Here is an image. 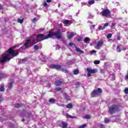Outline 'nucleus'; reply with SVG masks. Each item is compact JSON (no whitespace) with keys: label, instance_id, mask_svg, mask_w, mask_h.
Here are the masks:
<instances>
[{"label":"nucleus","instance_id":"nucleus-1","mask_svg":"<svg viewBox=\"0 0 128 128\" xmlns=\"http://www.w3.org/2000/svg\"><path fill=\"white\" fill-rule=\"evenodd\" d=\"M48 38H50L48 34L47 36L44 35V34H39L36 36H34L31 38V40H32L33 44H37L38 42H42V40H48Z\"/></svg>","mask_w":128,"mask_h":128},{"label":"nucleus","instance_id":"nucleus-2","mask_svg":"<svg viewBox=\"0 0 128 128\" xmlns=\"http://www.w3.org/2000/svg\"><path fill=\"white\" fill-rule=\"evenodd\" d=\"M55 36L58 39L62 38V32H60V30H58L56 32H49L48 36L50 38H52Z\"/></svg>","mask_w":128,"mask_h":128},{"label":"nucleus","instance_id":"nucleus-3","mask_svg":"<svg viewBox=\"0 0 128 128\" xmlns=\"http://www.w3.org/2000/svg\"><path fill=\"white\" fill-rule=\"evenodd\" d=\"M100 14L102 16L108 18V16H110V11L108 8L104 9L102 12H100Z\"/></svg>","mask_w":128,"mask_h":128},{"label":"nucleus","instance_id":"nucleus-4","mask_svg":"<svg viewBox=\"0 0 128 128\" xmlns=\"http://www.w3.org/2000/svg\"><path fill=\"white\" fill-rule=\"evenodd\" d=\"M116 110H118V106L112 105L108 108V112L110 114H114Z\"/></svg>","mask_w":128,"mask_h":128},{"label":"nucleus","instance_id":"nucleus-5","mask_svg":"<svg viewBox=\"0 0 128 128\" xmlns=\"http://www.w3.org/2000/svg\"><path fill=\"white\" fill-rule=\"evenodd\" d=\"M102 92V90L100 88H98L96 90H94L91 94V96H98Z\"/></svg>","mask_w":128,"mask_h":128},{"label":"nucleus","instance_id":"nucleus-6","mask_svg":"<svg viewBox=\"0 0 128 128\" xmlns=\"http://www.w3.org/2000/svg\"><path fill=\"white\" fill-rule=\"evenodd\" d=\"M86 71L88 72L87 76L88 77L92 76V74H96L98 72V70L96 69H90L88 68H86Z\"/></svg>","mask_w":128,"mask_h":128},{"label":"nucleus","instance_id":"nucleus-7","mask_svg":"<svg viewBox=\"0 0 128 128\" xmlns=\"http://www.w3.org/2000/svg\"><path fill=\"white\" fill-rule=\"evenodd\" d=\"M58 124H59V126H60V128H68V124H66V122H64L62 121H59L58 122Z\"/></svg>","mask_w":128,"mask_h":128},{"label":"nucleus","instance_id":"nucleus-8","mask_svg":"<svg viewBox=\"0 0 128 128\" xmlns=\"http://www.w3.org/2000/svg\"><path fill=\"white\" fill-rule=\"evenodd\" d=\"M51 68H55V70H62V66L58 64H52L50 65Z\"/></svg>","mask_w":128,"mask_h":128},{"label":"nucleus","instance_id":"nucleus-9","mask_svg":"<svg viewBox=\"0 0 128 128\" xmlns=\"http://www.w3.org/2000/svg\"><path fill=\"white\" fill-rule=\"evenodd\" d=\"M30 42H32V44H34L32 40V38H30V39L27 40L26 42L24 44V46H25L28 48H30L31 46L30 45Z\"/></svg>","mask_w":128,"mask_h":128},{"label":"nucleus","instance_id":"nucleus-10","mask_svg":"<svg viewBox=\"0 0 128 128\" xmlns=\"http://www.w3.org/2000/svg\"><path fill=\"white\" fill-rule=\"evenodd\" d=\"M104 44V42L102 40L98 41V44L95 46V48L97 50H100V46Z\"/></svg>","mask_w":128,"mask_h":128},{"label":"nucleus","instance_id":"nucleus-11","mask_svg":"<svg viewBox=\"0 0 128 128\" xmlns=\"http://www.w3.org/2000/svg\"><path fill=\"white\" fill-rule=\"evenodd\" d=\"M24 104H16L14 105V108H22V106H24Z\"/></svg>","mask_w":128,"mask_h":128},{"label":"nucleus","instance_id":"nucleus-12","mask_svg":"<svg viewBox=\"0 0 128 128\" xmlns=\"http://www.w3.org/2000/svg\"><path fill=\"white\" fill-rule=\"evenodd\" d=\"M76 52H80V54H84V52L80 50V48L78 47H76Z\"/></svg>","mask_w":128,"mask_h":128},{"label":"nucleus","instance_id":"nucleus-13","mask_svg":"<svg viewBox=\"0 0 128 128\" xmlns=\"http://www.w3.org/2000/svg\"><path fill=\"white\" fill-rule=\"evenodd\" d=\"M74 36V32H72L70 34H68L67 36L68 38L70 39Z\"/></svg>","mask_w":128,"mask_h":128},{"label":"nucleus","instance_id":"nucleus-14","mask_svg":"<svg viewBox=\"0 0 128 128\" xmlns=\"http://www.w3.org/2000/svg\"><path fill=\"white\" fill-rule=\"evenodd\" d=\"M90 42V38H89L86 37L84 40V44H89Z\"/></svg>","mask_w":128,"mask_h":128},{"label":"nucleus","instance_id":"nucleus-15","mask_svg":"<svg viewBox=\"0 0 128 128\" xmlns=\"http://www.w3.org/2000/svg\"><path fill=\"white\" fill-rule=\"evenodd\" d=\"M14 81H12L8 84V88H9V90H12V84H14Z\"/></svg>","mask_w":128,"mask_h":128},{"label":"nucleus","instance_id":"nucleus-16","mask_svg":"<svg viewBox=\"0 0 128 128\" xmlns=\"http://www.w3.org/2000/svg\"><path fill=\"white\" fill-rule=\"evenodd\" d=\"M62 81H60V80H56L55 82V84L56 86H62Z\"/></svg>","mask_w":128,"mask_h":128},{"label":"nucleus","instance_id":"nucleus-17","mask_svg":"<svg viewBox=\"0 0 128 128\" xmlns=\"http://www.w3.org/2000/svg\"><path fill=\"white\" fill-rule=\"evenodd\" d=\"M66 116L67 118H76V116H72V115H70L68 114H66Z\"/></svg>","mask_w":128,"mask_h":128},{"label":"nucleus","instance_id":"nucleus-18","mask_svg":"<svg viewBox=\"0 0 128 128\" xmlns=\"http://www.w3.org/2000/svg\"><path fill=\"white\" fill-rule=\"evenodd\" d=\"M73 72L74 74L76 76V74H78L80 73V70H78V69L74 70Z\"/></svg>","mask_w":128,"mask_h":128},{"label":"nucleus","instance_id":"nucleus-19","mask_svg":"<svg viewBox=\"0 0 128 128\" xmlns=\"http://www.w3.org/2000/svg\"><path fill=\"white\" fill-rule=\"evenodd\" d=\"M26 60H28V59L26 58H24V59H22V60L21 59L20 60V64H24L26 62Z\"/></svg>","mask_w":128,"mask_h":128},{"label":"nucleus","instance_id":"nucleus-20","mask_svg":"<svg viewBox=\"0 0 128 128\" xmlns=\"http://www.w3.org/2000/svg\"><path fill=\"white\" fill-rule=\"evenodd\" d=\"M63 96L66 100H70V98H68V94L66 93L63 94Z\"/></svg>","mask_w":128,"mask_h":128},{"label":"nucleus","instance_id":"nucleus-21","mask_svg":"<svg viewBox=\"0 0 128 128\" xmlns=\"http://www.w3.org/2000/svg\"><path fill=\"white\" fill-rule=\"evenodd\" d=\"M49 102L50 104H54L56 102V100L54 99V98H50L49 100Z\"/></svg>","mask_w":128,"mask_h":128},{"label":"nucleus","instance_id":"nucleus-22","mask_svg":"<svg viewBox=\"0 0 128 128\" xmlns=\"http://www.w3.org/2000/svg\"><path fill=\"white\" fill-rule=\"evenodd\" d=\"M66 108H72V104H68L66 106Z\"/></svg>","mask_w":128,"mask_h":128},{"label":"nucleus","instance_id":"nucleus-23","mask_svg":"<svg viewBox=\"0 0 128 128\" xmlns=\"http://www.w3.org/2000/svg\"><path fill=\"white\" fill-rule=\"evenodd\" d=\"M61 70L62 72H65L66 74H68V70L66 68H61Z\"/></svg>","mask_w":128,"mask_h":128},{"label":"nucleus","instance_id":"nucleus-24","mask_svg":"<svg viewBox=\"0 0 128 128\" xmlns=\"http://www.w3.org/2000/svg\"><path fill=\"white\" fill-rule=\"evenodd\" d=\"M5 76L4 73H0V80H2V78H4Z\"/></svg>","mask_w":128,"mask_h":128},{"label":"nucleus","instance_id":"nucleus-25","mask_svg":"<svg viewBox=\"0 0 128 128\" xmlns=\"http://www.w3.org/2000/svg\"><path fill=\"white\" fill-rule=\"evenodd\" d=\"M88 18L89 20H90L92 18H94V15H92V14H89V16H88Z\"/></svg>","mask_w":128,"mask_h":128},{"label":"nucleus","instance_id":"nucleus-26","mask_svg":"<svg viewBox=\"0 0 128 128\" xmlns=\"http://www.w3.org/2000/svg\"><path fill=\"white\" fill-rule=\"evenodd\" d=\"M96 51L94 50H92L90 52V56H92L94 54H96Z\"/></svg>","mask_w":128,"mask_h":128},{"label":"nucleus","instance_id":"nucleus-27","mask_svg":"<svg viewBox=\"0 0 128 128\" xmlns=\"http://www.w3.org/2000/svg\"><path fill=\"white\" fill-rule=\"evenodd\" d=\"M111 120L110 119L105 118L104 122L105 124H108V122H110Z\"/></svg>","mask_w":128,"mask_h":128},{"label":"nucleus","instance_id":"nucleus-28","mask_svg":"<svg viewBox=\"0 0 128 128\" xmlns=\"http://www.w3.org/2000/svg\"><path fill=\"white\" fill-rule=\"evenodd\" d=\"M4 84H2V86L0 88V92H4Z\"/></svg>","mask_w":128,"mask_h":128},{"label":"nucleus","instance_id":"nucleus-29","mask_svg":"<svg viewBox=\"0 0 128 128\" xmlns=\"http://www.w3.org/2000/svg\"><path fill=\"white\" fill-rule=\"evenodd\" d=\"M84 118H86V120H90V115H86L84 116Z\"/></svg>","mask_w":128,"mask_h":128},{"label":"nucleus","instance_id":"nucleus-30","mask_svg":"<svg viewBox=\"0 0 128 128\" xmlns=\"http://www.w3.org/2000/svg\"><path fill=\"white\" fill-rule=\"evenodd\" d=\"M88 4H94V0H92L88 2Z\"/></svg>","mask_w":128,"mask_h":128},{"label":"nucleus","instance_id":"nucleus-31","mask_svg":"<svg viewBox=\"0 0 128 128\" xmlns=\"http://www.w3.org/2000/svg\"><path fill=\"white\" fill-rule=\"evenodd\" d=\"M104 26H99L98 28V30H104Z\"/></svg>","mask_w":128,"mask_h":128},{"label":"nucleus","instance_id":"nucleus-32","mask_svg":"<svg viewBox=\"0 0 128 128\" xmlns=\"http://www.w3.org/2000/svg\"><path fill=\"white\" fill-rule=\"evenodd\" d=\"M100 60H96L94 61V64H100Z\"/></svg>","mask_w":128,"mask_h":128},{"label":"nucleus","instance_id":"nucleus-33","mask_svg":"<svg viewBox=\"0 0 128 128\" xmlns=\"http://www.w3.org/2000/svg\"><path fill=\"white\" fill-rule=\"evenodd\" d=\"M116 50L118 52H122V49L120 48V46H118L116 48Z\"/></svg>","mask_w":128,"mask_h":128},{"label":"nucleus","instance_id":"nucleus-34","mask_svg":"<svg viewBox=\"0 0 128 128\" xmlns=\"http://www.w3.org/2000/svg\"><path fill=\"white\" fill-rule=\"evenodd\" d=\"M24 19H18V22H20V24H22V22H24Z\"/></svg>","mask_w":128,"mask_h":128},{"label":"nucleus","instance_id":"nucleus-35","mask_svg":"<svg viewBox=\"0 0 128 128\" xmlns=\"http://www.w3.org/2000/svg\"><path fill=\"white\" fill-rule=\"evenodd\" d=\"M112 34H109L107 36V38H112Z\"/></svg>","mask_w":128,"mask_h":128},{"label":"nucleus","instance_id":"nucleus-36","mask_svg":"<svg viewBox=\"0 0 128 128\" xmlns=\"http://www.w3.org/2000/svg\"><path fill=\"white\" fill-rule=\"evenodd\" d=\"M60 48V46L58 44H57L56 47V50H58Z\"/></svg>","mask_w":128,"mask_h":128},{"label":"nucleus","instance_id":"nucleus-37","mask_svg":"<svg viewBox=\"0 0 128 128\" xmlns=\"http://www.w3.org/2000/svg\"><path fill=\"white\" fill-rule=\"evenodd\" d=\"M69 22H70V21L68 20H65L64 21V24H68Z\"/></svg>","mask_w":128,"mask_h":128},{"label":"nucleus","instance_id":"nucleus-38","mask_svg":"<svg viewBox=\"0 0 128 128\" xmlns=\"http://www.w3.org/2000/svg\"><path fill=\"white\" fill-rule=\"evenodd\" d=\"M20 48H22V50H26V48H26V46H24V44L23 46H22Z\"/></svg>","mask_w":128,"mask_h":128},{"label":"nucleus","instance_id":"nucleus-39","mask_svg":"<svg viewBox=\"0 0 128 128\" xmlns=\"http://www.w3.org/2000/svg\"><path fill=\"white\" fill-rule=\"evenodd\" d=\"M56 92H60V91L62 90V88H56Z\"/></svg>","mask_w":128,"mask_h":128},{"label":"nucleus","instance_id":"nucleus-40","mask_svg":"<svg viewBox=\"0 0 128 128\" xmlns=\"http://www.w3.org/2000/svg\"><path fill=\"white\" fill-rule=\"evenodd\" d=\"M86 126V124H84L83 125H82L80 126L78 128H84Z\"/></svg>","mask_w":128,"mask_h":128},{"label":"nucleus","instance_id":"nucleus-41","mask_svg":"<svg viewBox=\"0 0 128 128\" xmlns=\"http://www.w3.org/2000/svg\"><path fill=\"white\" fill-rule=\"evenodd\" d=\"M38 48H40V47H38V46H34V50H38Z\"/></svg>","mask_w":128,"mask_h":128},{"label":"nucleus","instance_id":"nucleus-42","mask_svg":"<svg viewBox=\"0 0 128 128\" xmlns=\"http://www.w3.org/2000/svg\"><path fill=\"white\" fill-rule=\"evenodd\" d=\"M75 86H80V82H76L75 84Z\"/></svg>","mask_w":128,"mask_h":128},{"label":"nucleus","instance_id":"nucleus-43","mask_svg":"<svg viewBox=\"0 0 128 128\" xmlns=\"http://www.w3.org/2000/svg\"><path fill=\"white\" fill-rule=\"evenodd\" d=\"M68 46H76V45L72 43V42L69 43Z\"/></svg>","mask_w":128,"mask_h":128},{"label":"nucleus","instance_id":"nucleus-44","mask_svg":"<svg viewBox=\"0 0 128 128\" xmlns=\"http://www.w3.org/2000/svg\"><path fill=\"white\" fill-rule=\"evenodd\" d=\"M108 24H109L108 22L104 24V28H106V26H108Z\"/></svg>","mask_w":128,"mask_h":128},{"label":"nucleus","instance_id":"nucleus-45","mask_svg":"<svg viewBox=\"0 0 128 128\" xmlns=\"http://www.w3.org/2000/svg\"><path fill=\"white\" fill-rule=\"evenodd\" d=\"M124 92H125V94H128V88H125Z\"/></svg>","mask_w":128,"mask_h":128},{"label":"nucleus","instance_id":"nucleus-46","mask_svg":"<svg viewBox=\"0 0 128 128\" xmlns=\"http://www.w3.org/2000/svg\"><path fill=\"white\" fill-rule=\"evenodd\" d=\"M96 28V25H92L90 26V30H92V28Z\"/></svg>","mask_w":128,"mask_h":128},{"label":"nucleus","instance_id":"nucleus-47","mask_svg":"<svg viewBox=\"0 0 128 128\" xmlns=\"http://www.w3.org/2000/svg\"><path fill=\"white\" fill-rule=\"evenodd\" d=\"M44 6H48V4L46 3V2H44Z\"/></svg>","mask_w":128,"mask_h":128},{"label":"nucleus","instance_id":"nucleus-48","mask_svg":"<svg viewBox=\"0 0 128 128\" xmlns=\"http://www.w3.org/2000/svg\"><path fill=\"white\" fill-rule=\"evenodd\" d=\"M36 22V18H34L33 20H32V22Z\"/></svg>","mask_w":128,"mask_h":128},{"label":"nucleus","instance_id":"nucleus-49","mask_svg":"<svg viewBox=\"0 0 128 128\" xmlns=\"http://www.w3.org/2000/svg\"><path fill=\"white\" fill-rule=\"evenodd\" d=\"M24 114L25 116H30V113L28 112H26Z\"/></svg>","mask_w":128,"mask_h":128},{"label":"nucleus","instance_id":"nucleus-50","mask_svg":"<svg viewBox=\"0 0 128 128\" xmlns=\"http://www.w3.org/2000/svg\"><path fill=\"white\" fill-rule=\"evenodd\" d=\"M100 128H104V126L102 124H100Z\"/></svg>","mask_w":128,"mask_h":128},{"label":"nucleus","instance_id":"nucleus-51","mask_svg":"<svg viewBox=\"0 0 128 128\" xmlns=\"http://www.w3.org/2000/svg\"><path fill=\"white\" fill-rule=\"evenodd\" d=\"M114 26H116V23H112L111 26L112 28H114Z\"/></svg>","mask_w":128,"mask_h":128},{"label":"nucleus","instance_id":"nucleus-52","mask_svg":"<svg viewBox=\"0 0 128 128\" xmlns=\"http://www.w3.org/2000/svg\"><path fill=\"white\" fill-rule=\"evenodd\" d=\"M117 40H120V36H118Z\"/></svg>","mask_w":128,"mask_h":128},{"label":"nucleus","instance_id":"nucleus-53","mask_svg":"<svg viewBox=\"0 0 128 128\" xmlns=\"http://www.w3.org/2000/svg\"><path fill=\"white\" fill-rule=\"evenodd\" d=\"M125 78L126 80H128V73H127L126 75V76Z\"/></svg>","mask_w":128,"mask_h":128},{"label":"nucleus","instance_id":"nucleus-54","mask_svg":"<svg viewBox=\"0 0 128 128\" xmlns=\"http://www.w3.org/2000/svg\"><path fill=\"white\" fill-rule=\"evenodd\" d=\"M100 72H102V73L104 72V70L101 69L100 70Z\"/></svg>","mask_w":128,"mask_h":128},{"label":"nucleus","instance_id":"nucleus-55","mask_svg":"<svg viewBox=\"0 0 128 128\" xmlns=\"http://www.w3.org/2000/svg\"><path fill=\"white\" fill-rule=\"evenodd\" d=\"M2 96L0 95V102H2Z\"/></svg>","mask_w":128,"mask_h":128},{"label":"nucleus","instance_id":"nucleus-56","mask_svg":"<svg viewBox=\"0 0 128 128\" xmlns=\"http://www.w3.org/2000/svg\"><path fill=\"white\" fill-rule=\"evenodd\" d=\"M47 2H52V0H46Z\"/></svg>","mask_w":128,"mask_h":128},{"label":"nucleus","instance_id":"nucleus-57","mask_svg":"<svg viewBox=\"0 0 128 128\" xmlns=\"http://www.w3.org/2000/svg\"><path fill=\"white\" fill-rule=\"evenodd\" d=\"M77 40H78V42H80V38H78L77 39Z\"/></svg>","mask_w":128,"mask_h":128},{"label":"nucleus","instance_id":"nucleus-58","mask_svg":"<svg viewBox=\"0 0 128 128\" xmlns=\"http://www.w3.org/2000/svg\"><path fill=\"white\" fill-rule=\"evenodd\" d=\"M28 74H30V70H28Z\"/></svg>","mask_w":128,"mask_h":128},{"label":"nucleus","instance_id":"nucleus-59","mask_svg":"<svg viewBox=\"0 0 128 128\" xmlns=\"http://www.w3.org/2000/svg\"><path fill=\"white\" fill-rule=\"evenodd\" d=\"M24 120H24V118H23L22 121L24 122Z\"/></svg>","mask_w":128,"mask_h":128},{"label":"nucleus","instance_id":"nucleus-60","mask_svg":"<svg viewBox=\"0 0 128 128\" xmlns=\"http://www.w3.org/2000/svg\"><path fill=\"white\" fill-rule=\"evenodd\" d=\"M60 4H59L58 8H60Z\"/></svg>","mask_w":128,"mask_h":128},{"label":"nucleus","instance_id":"nucleus-61","mask_svg":"<svg viewBox=\"0 0 128 128\" xmlns=\"http://www.w3.org/2000/svg\"><path fill=\"white\" fill-rule=\"evenodd\" d=\"M0 10H2V7H0Z\"/></svg>","mask_w":128,"mask_h":128},{"label":"nucleus","instance_id":"nucleus-62","mask_svg":"<svg viewBox=\"0 0 128 128\" xmlns=\"http://www.w3.org/2000/svg\"><path fill=\"white\" fill-rule=\"evenodd\" d=\"M125 12H126V14H128V12H126V11H125Z\"/></svg>","mask_w":128,"mask_h":128},{"label":"nucleus","instance_id":"nucleus-63","mask_svg":"<svg viewBox=\"0 0 128 128\" xmlns=\"http://www.w3.org/2000/svg\"><path fill=\"white\" fill-rule=\"evenodd\" d=\"M124 50H126V48L124 49Z\"/></svg>","mask_w":128,"mask_h":128},{"label":"nucleus","instance_id":"nucleus-64","mask_svg":"<svg viewBox=\"0 0 128 128\" xmlns=\"http://www.w3.org/2000/svg\"><path fill=\"white\" fill-rule=\"evenodd\" d=\"M118 120H120V119H118Z\"/></svg>","mask_w":128,"mask_h":128}]
</instances>
